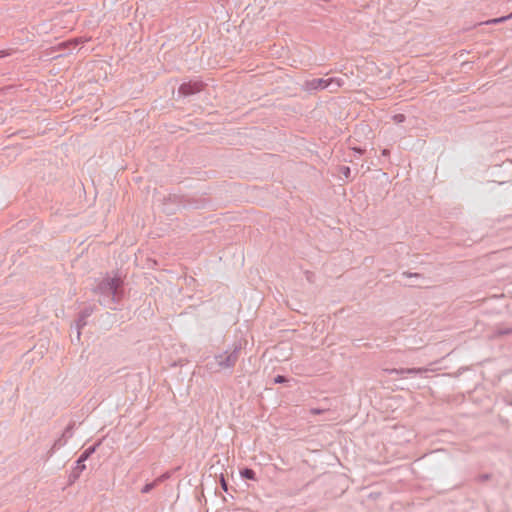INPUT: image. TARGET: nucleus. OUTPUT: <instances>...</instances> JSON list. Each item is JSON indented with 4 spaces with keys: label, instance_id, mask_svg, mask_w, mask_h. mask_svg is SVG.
<instances>
[{
    "label": "nucleus",
    "instance_id": "1",
    "mask_svg": "<svg viewBox=\"0 0 512 512\" xmlns=\"http://www.w3.org/2000/svg\"><path fill=\"white\" fill-rule=\"evenodd\" d=\"M100 305L116 310L124 297L123 280L119 276L103 278L93 289Z\"/></svg>",
    "mask_w": 512,
    "mask_h": 512
},
{
    "label": "nucleus",
    "instance_id": "2",
    "mask_svg": "<svg viewBox=\"0 0 512 512\" xmlns=\"http://www.w3.org/2000/svg\"><path fill=\"white\" fill-rule=\"evenodd\" d=\"M343 84H344V80L342 78H335V77L328 78V79L314 78L311 80H306L303 83L302 88L304 91L311 93L313 91L328 89L331 86H333V88L330 89V92L333 93V92H336L338 90V88L343 86Z\"/></svg>",
    "mask_w": 512,
    "mask_h": 512
},
{
    "label": "nucleus",
    "instance_id": "3",
    "mask_svg": "<svg viewBox=\"0 0 512 512\" xmlns=\"http://www.w3.org/2000/svg\"><path fill=\"white\" fill-rule=\"evenodd\" d=\"M242 350V344L235 343L231 351H225L214 357L215 366L217 370L228 369L235 366Z\"/></svg>",
    "mask_w": 512,
    "mask_h": 512
},
{
    "label": "nucleus",
    "instance_id": "4",
    "mask_svg": "<svg viewBox=\"0 0 512 512\" xmlns=\"http://www.w3.org/2000/svg\"><path fill=\"white\" fill-rule=\"evenodd\" d=\"M427 370L420 369H383L380 372V381H398L409 374H426Z\"/></svg>",
    "mask_w": 512,
    "mask_h": 512
},
{
    "label": "nucleus",
    "instance_id": "5",
    "mask_svg": "<svg viewBox=\"0 0 512 512\" xmlns=\"http://www.w3.org/2000/svg\"><path fill=\"white\" fill-rule=\"evenodd\" d=\"M204 88V83L202 81H189L182 83L178 88V94L180 96H191L194 95L200 91H202Z\"/></svg>",
    "mask_w": 512,
    "mask_h": 512
},
{
    "label": "nucleus",
    "instance_id": "6",
    "mask_svg": "<svg viewBox=\"0 0 512 512\" xmlns=\"http://www.w3.org/2000/svg\"><path fill=\"white\" fill-rule=\"evenodd\" d=\"M94 309H95V305H88V306H85L79 313H78V316H77V319L75 321L76 323V328H77V337L78 339L80 338V330L86 326L87 324V319L92 315V313L94 312Z\"/></svg>",
    "mask_w": 512,
    "mask_h": 512
},
{
    "label": "nucleus",
    "instance_id": "7",
    "mask_svg": "<svg viewBox=\"0 0 512 512\" xmlns=\"http://www.w3.org/2000/svg\"><path fill=\"white\" fill-rule=\"evenodd\" d=\"M86 469V465L83 462H80L79 460H76L74 467L72 468L71 472L68 475V485H72L75 483L78 478L80 477V474Z\"/></svg>",
    "mask_w": 512,
    "mask_h": 512
},
{
    "label": "nucleus",
    "instance_id": "8",
    "mask_svg": "<svg viewBox=\"0 0 512 512\" xmlns=\"http://www.w3.org/2000/svg\"><path fill=\"white\" fill-rule=\"evenodd\" d=\"M101 443H102V440H98L95 444L86 448L81 453V455L79 456V458L77 460L85 463V461L88 460L96 452L97 448L101 445Z\"/></svg>",
    "mask_w": 512,
    "mask_h": 512
},
{
    "label": "nucleus",
    "instance_id": "9",
    "mask_svg": "<svg viewBox=\"0 0 512 512\" xmlns=\"http://www.w3.org/2000/svg\"><path fill=\"white\" fill-rule=\"evenodd\" d=\"M67 443V439H65L62 435L56 439L51 447V449L48 451V457H51L56 450L60 449L61 447L65 446Z\"/></svg>",
    "mask_w": 512,
    "mask_h": 512
},
{
    "label": "nucleus",
    "instance_id": "10",
    "mask_svg": "<svg viewBox=\"0 0 512 512\" xmlns=\"http://www.w3.org/2000/svg\"><path fill=\"white\" fill-rule=\"evenodd\" d=\"M240 476H241V478L247 479V480H252V481L257 480L256 472L252 468H249V467L242 468L240 470Z\"/></svg>",
    "mask_w": 512,
    "mask_h": 512
},
{
    "label": "nucleus",
    "instance_id": "11",
    "mask_svg": "<svg viewBox=\"0 0 512 512\" xmlns=\"http://www.w3.org/2000/svg\"><path fill=\"white\" fill-rule=\"evenodd\" d=\"M74 426H75V423L74 422H71L67 425V427L65 428L64 432L62 433V436L65 438V439H69L73 436V430H74Z\"/></svg>",
    "mask_w": 512,
    "mask_h": 512
},
{
    "label": "nucleus",
    "instance_id": "12",
    "mask_svg": "<svg viewBox=\"0 0 512 512\" xmlns=\"http://www.w3.org/2000/svg\"><path fill=\"white\" fill-rule=\"evenodd\" d=\"M158 485V481H152L150 483H147L145 484L142 489H141V492L146 494V493H149L151 492L156 486Z\"/></svg>",
    "mask_w": 512,
    "mask_h": 512
},
{
    "label": "nucleus",
    "instance_id": "13",
    "mask_svg": "<svg viewBox=\"0 0 512 512\" xmlns=\"http://www.w3.org/2000/svg\"><path fill=\"white\" fill-rule=\"evenodd\" d=\"M340 173L346 178L349 179L351 176V169L348 166H341L339 169Z\"/></svg>",
    "mask_w": 512,
    "mask_h": 512
},
{
    "label": "nucleus",
    "instance_id": "14",
    "mask_svg": "<svg viewBox=\"0 0 512 512\" xmlns=\"http://www.w3.org/2000/svg\"><path fill=\"white\" fill-rule=\"evenodd\" d=\"M220 485H221V488L225 491V492H228L229 490V484H228V481L225 479L224 475L221 474L220 476Z\"/></svg>",
    "mask_w": 512,
    "mask_h": 512
},
{
    "label": "nucleus",
    "instance_id": "15",
    "mask_svg": "<svg viewBox=\"0 0 512 512\" xmlns=\"http://www.w3.org/2000/svg\"><path fill=\"white\" fill-rule=\"evenodd\" d=\"M491 478V474L489 473H483V474H480L477 476L476 480L478 482H485V481H488L489 479Z\"/></svg>",
    "mask_w": 512,
    "mask_h": 512
},
{
    "label": "nucleus",
    "instance_id": "16",
    "mask_svg": "<svg viewBox=\"0 0 512 512\" xmlns=\"http://www.w3.org/2000/svg\"><path fill=\"white\" fill-rule=\"evenodd\" d=\"M14 52H15V50H14V49H4V50H0V58H4V57H7V56H10V55H12Z\"/></svg>",
    "mask_w": 512,
    "mask_h": 512
},
{
    "label": "nucleus",
    "instance_id": "17",
    "mask_svg": "<svg viewBox=\"0 0 512 512\" xmlns=\"http://www.w3.org/2000/svg\"><path fill=\"white\" fill-rule=\"evenodd\" d=\"M393 119L396 123H402L405 121L406 117L404 114H396L394 115Z\"/></svg>",
    "mask_w": 512,
    "mask_h": 512
},
{
    "label": "nucleus",
    "instance_id": "18",
    "mask_svg": "<svg viewBox=\"0 0 512 512\" xmlns=\"http://www.w3.org/2000/svg\"><path fill=\"white\" fill-rule=\"evenodd\" d=\"M168 478H170V473L169 472H166L164 474H162L161 476H159L158 478L155 479V481H158V484L167 480Z\"/></svg>",
    "mask_w": 512,
    "mask_h": 512
},
{
    "label": "nucleus",
    "instance_id": "19",
    "mask_svg": "<svg viewBox=\"0 0 512 512\" xmlns=\"http://www.w3.org/2000/svg\"><path fill=\"white\" fill-rule=\"evenodd\" d=\"M510 17L511 16L495 18V19H492V20L488 21L487 23H492V24L502 23V22H504L506 19H508Z\"/></svg>",
    "mask_w": 512,
    "mask_h": 512
},
{
    "label": "nucleus",
    "instance_id": "20",
    "mask_svg": "<svg viewBox=\"0 0 512 512\" xmlns=\"http://www.w3.org/2000/svg\"><path fill=\"white\" fill-rule=\"evenodd\" d=\"M284 382H286V378L282 375H277L274 378V384H283Z\"/></svg>",
    "mask_w": 512,
    "mask_h": 512
},
{
    "label": "nucleus",
    "instance_id": "21",
    "mask_svg": "<svg viewBox=\"0 0 512 512\" xmlns=\"http://www.w3.org/2000/svg\"><path fill=\"white\" fill-rule=\"evenodd\" d=\"M403 276H406V277H414V278H421L422 275L420 273H411V272H403L402 273Z\"/></svg>",
    "mask_w": 512,
    "mask_h": 512
},
{
    "label": "nucleus",
    "instance_id": "22",
    "mask_svg": "<svg viewBox=\"0 0 512 512\" xmlns=\"http://www.w3.org/2000/svg\"><path fill=\"white\" fill-rule=\"evenodd\" d=\"M305 276H306L307 281H309L310 283L314 282L315 275L313 272L306 271Z\"/></svg>",
    "mask_w": 512,
    "mask_h": 512
},
{
    "label": "nucleus",
    "instance_id": "23",
    "mask_svg": "<svg viewBox=\"0 0 512 512\" xmlns=\"http://www.w3.org/2000/svg\"><path fill=\"white\" fill-rule=\"evenodd\" d=\"M324 412H325V410L324 409H320V408H311L310 409V413L313 414V415L322 414Z\"/></svg>",
    "mask_w": 512,
    "mask_h": 512
},
{
    "label": "nucleus",
    "instance_id": "24",
    "mask_svg": "<svg viewBox=\"0 0 512 512\" xmlns=\"http://www.w3.org/2000/svg\"><path fill=\"white\" fill-rule=\"evenodd\" d=\"M381 155H382L383 157H388V156L390 155V150H389V149H386V148H385V149H383V150L381 151Z\"/></svg>",
    "mask_w": 512,
    "mask_h": 512
},
{
    "label": "nucleus",
    "instance_id": "25",
    "mask_svg": "<svg viewBox=\"0 0 512 512\" xmlns=\"http://www.w3.org/2000/svg\"><path fill=\"white\" fill-rule=\"evenodd\" d=\"M353 150L360 155H362L365 152V149H362L360 147H355L353 148Z\"/></svg>",
    "mask_w": 512,
    "mask_h": 512
},
{
    "label": "nucleus",
    "instance_id": "26",
    "mask_svg": "<svg viewBox=\"0 0 512 512\" xmlns=\"http://www.w3.org/2000/svg\"><path fill=\"white\" fill-rule=\"evenodd\" d=\"M499 333L501 335H509L512 334V329L501 330Z\"/></svg>",
    "mask_w": 512,
    "mask_h": 512
}]
</instances>
